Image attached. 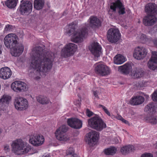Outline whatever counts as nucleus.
Wrapping results in <instances>:
<instances>
[{
	"mask_svg": "<svg viewBox=\"0 0 157 157\" xmlns=\"http://www.w3.org/2000/svg\"><path fill=\"white\" fill-rule=\"evenodd\" d=\"M146 97L147 98H148V97H149V96H148V95H146Z\"/></svg>",
	"mask_w": 157,
	"mask_h": 157,
	"instance_id": "obj_60",
	"label": "nucleus"
},
{
	"mask_svg": "<svg viewBox=\"0 0 157 157\" xmlns=\"http://www.w3.org/2000/svg\"><path fill=\"white\" fill-rule=\"evenodd\" d=\"M153 42L154 45L157 46V38H155Z\"/></svg>",
	"mask_w": 157,
	"mask_h": 157,
	"instance_id": "obj_50",
	"label": "nucleus"
},
{
	"mask_svg": "<svg viewBox=\"0 0 157 157\" xmlns=\"http://www.w3.org/2000/svg\"><path fill=\"white\" fill-rule=\"evenodd\" d=\"M37 101L42 104H48L50 102V101L45 97L40 95L36 97Z\"/></svg>",
	"mask_w": 157,
	"mask_h": 157,
	"instance_id": "obj_33",
	"label": "nucleus"
},
{
	"mask_svg": "<svg viewBox=\"0 0 157 157\" xmlns=\"http://www.w3.org/2000/svg\"><path fill=\"white\" fill-rule=\"evenodd\" d=\"M11 146L12 151L17 155L26 153L31 150L30 146L21 139H17L13 141Z\"/></svg>",
	"mask_w": 157,
	"mask_h": 157,
	"instance_id": "obj_3",
	"label": "nucleus"
},
{
	"mask_svg": "<svg viewBox=\"0 0 157 157\" xmlns=\"http://www.w3.org/2000/svg\"><path fill=\"white\" fill-rule=\"evenodd\" d=\"M68 125L71 127L75 129H79L82 126V121L76 118L69 119L67 121Z\"/></svg>",
	"mask_w": 157,
	"mask_h": 157,
	"instance_id": "obj_18",
	"label": "nucleus"
},
{
	"mask_svg": "<svg viewBox=\"0 0 157 157\" xmlns=\"http://www.w3.org/2000/svg\"><path fill=\"white\" fill-rule=\"evenodd\" d=\"M86 114L88 117H90L94 114V113L92 111L87 109L86 110Z\"/></svg>",
	"mask_w": 157,
	"mask_h": 157,
	"instance_id": "obj_44",
	"label": "nucleus"
},
{
	"mask_svg": "<svg viewBox=\"0 0 157 157\" xmlns=\"http://www.w3.org/2000/svg\"><path fill=\"white\" fill-rule=\"evenodd\" d=\"M141 157H153V155L150 153H146L142 155Z\"/></svg>",
	"mask_w": 157,
	"mask_h": 157,
	"instance_id": "obj_45",
	"label": "nucleus"
},
{
	"mask_svg": "<svg viewBox=\"0 0 157 157\" xmlns=\"http://www.w3.org/2000/svg\"><path fill=\"white\" fill-rule=\"evenodd\" d=\"M132 67L130 64L126 63L123 65L119 67L118 70L123 74L127 75L132 71Z\"/></svg>",
	"mask_w": 157,
	"mask_h": 157,
	"instance_id": "obj_26",
	"label": "nucleus"
},
{
	"mask_svg": "<svg viewBox=\"0 0 157 157\" xmlns=\"http://www.w3.org/2000/svg\"><path fill=\"white\" fill-rule=\"evenodd\" d=\"M11 98L10 96L4 94L0 99V108L3 111L5 109L9 104Z\"/></svg>",
	"mask_w": 157,
	"mask_h": 157,
	"instance_id": "obj_20",
	"label": "nucleus"
},
{
	"mask_svg": "<svg viewBox=\"0 0 157 157\" xmlns=\"http://www.w3.org/2000/svg\"><path fill=\"white\" fill-rule=\"evenodd\" d=\"M151 53L152 56L150 59L152 61L157 62V52L152 51Z\"/></svg>",
	"mask_w": 157,
	"mask_h": 157,
	"instance_id": "obj_39",
	"label": "nucleus"
},
{
	"mask_svg": "<svg viewBox=\"0 0 157 157\" xmlns=\"http://www.w3.org/2000/svg\"><path fill=\"white\" fill-rule=\"evenodd\" d=\"M27 100L22 98L17 97L15 98L14 104L15 108L19 110L26 109L28 107Z\"/></svg>",
	"mask_w": 157,
	"mask_h": 157,
	"instance_id": "obj_14",
	"label": "nucleus"
},
{
	"mask_svg": "<svg viewBox=\"0 0 157 157\" xmlns=\"http://www.w3.org/2000/svg\"><path fill=\"white\" fill-rule=\"evenodd\" d=\"M99 108H102V109L109 116H111V114L109 112V111L105 107L104 105H99Z\"/></svg>",
	"mask_w": 157,
	"mask_h": 157,
	"instance_id": "obj_42",
	"label": "nucleus"
},
{
	"mask_svg": "<svg viewBox=\"0 0 157 157\" xmlns=\"http://www.w3.org/2000/svg\"><path fill=\"white\" fill-rule=\"evenodd\" d=\"M147 53V50L145 48L138 47L134 50L133 56L136 59L141 60L146 57Z\"/></svg>",
	"mask_w": 157,
	"mask_h": 157,
	"instance_id": "obj_13",
	"label": "nucleus"
},
{
	"mask_svg": "<svg viewBox=\"0 0 157 157\" xmlns=\"http://www.w3.org/2000/svg\"><path fill=\"white\" fill-rule=\"evenodd\" d=\"M11 53L13 56H17L20 55L23 52L24 47L22 44H20L17 46L12 47Z\"/></svg>",
	"mask_w": 157,
	"mask_h": 157,
	"instance_id": "obj_24",
	"label": "nucleus"
},
{
	"mask_svg": "<svg viewBox=\"0 0 157 157\" xmlns=\"http://www.w3.org/2000/svg\"><path fill=\"white\" fill-rule=\"evenodd\" d=\"M122 122L124 123H125L126 124H127L128 125H129V123L128 121L126 120H125L124 118H123L121 120Z\"/></svg>",
	"mask_w": 157,
	"mask_h": 157,
	"instance_id": "obj_49",
	"label": "nucleus"
},
{
	"mask_svg": "<svg viewBox=\"0 0 157 157\" xmlns=\"http://www.w3.org/2000/svg\"><path fill=\"white\" fill-rule=\"evenodd\" d=\"M99 108H102V109L109 116H111V114L109 112V111L105 107L104 105H99Z\"/></svg>",
	"mask_w": 157,
	"mask_h": 157,
	"instance_id": "obj_41",
	"label": "nucleus"
},
{
	"mask_svg": "<svg viewBox=\"0 0 157 157\" xmlns=\"http://www.w3.org/2000/svg\"><path fill=\"white\" fill-rule=\"evenodd\" d=\"M154 29L157 31V24L154 27Z\"/></svg>",
	"mask_w": 157,
	"mask_h": 157,
	"instance_id": "obj_56",
	"label": "nucleus"
},
{
	"mask_svg": "<svg viewBox=\"0 0 157 157\" xmlns=\"http://www.w3.org/2000/svg\"><path fill=\"white\" fill-rule=\"evenodd\" d=\"M152 100L155 101H157V90L154 91L152 95Z\"/></svg>",
	"mask_w": 157,
	"mask_h": 157,
	"instance_id": "obj_43",
	"label": "nucleus"
},
{
	"mask_svg": "<svg viewBox=\"0 0 157 157\" xmlns=\"http://www.w3.org/2000/svg\"><path fill=\"white\" fill-rule=\"evenodd\" d=\"M93 67L96 74L101 76L107 75L111 72L110 69L109 67L101 63H96L94 65Z\"/></svg>",
	"mask_w": 157,
	"mask_h": 157,
	"instance_id": "obj_5",
	"label": "nucleus"
},
{
	"mask_svg": "<svg viewBox=\"0 0 157 157\" xmlns=\"http://www.w3.org/2000/svg\"><path fill=\"white\" fill-rule=\"evenodd\" d=\"M121 34L117 29L112 28L109 29L107 32L108 40L111 43L117 41L120 38Z\"/></svg>",
	"mask_w": 157,
	"mask_h": 157,
	"instance_id": "obj_8",
	"label": "nucleus"
},
{
	"mask_svg": "<svg viewBox=\"0 0 157 157\" xmlns=\"http://www.w3.org/2000/svg\"><path fill=\"white\" fill-rule=\"evenodd\" d=\"M4 149L6 151H9L10 150L9 146L7 144L4 145Z\"/></svg>",
	"mask_w": 157,
	"mask_h": 157,
	"instance_id": "obj_47",
	"label": "nucleus"
},
{
	"mask_svg": "<svg viewBox=\"0 0 157 157\" xmlns=\"http://www.w3.org/2000/svg\"><path fill=\"white\" fill-rule=\"evenodd\" d=\"M89 20V25L92 27H98L101 25V22L99 19L96 17H90Z\"/></svg>",
	"mask_w": 157,
	"mask_h": 157,
	"instance_id": "obj_27",
	"label": "nucleus"
},
{
	"mask_svg": "<svg viewBox=\"0 0 157 157\" xmlns=\"http://www.w3.org/2000/svg\"><path fill=\"white\" fill-rule=\"evenodd\" d=\"M2 130L1 128H0V134L2 132Z\"/></svg>",
	"mask_w": 157,
	"mask_h": 157,
	"instance_id": "obj_58",
	"label": "nucleus"
},
{
	"mask_svg": "<svg viewBox=\"0 0 157 157\" xmlns=\"http://www.w3.org/2000/svg\"><path fill=\"white\" fill-rule=\"evenodd\" d=\"M116 118L118 120H120L121 121L123 118L121 116L118 115L116 117Z\"/></svg>",
	"mask_w": 157,
	"mask_h": 157,
	"instance_id": "obj_51",
	"label": "nucleus"
},
{
	"mask_svg": "<svg viewBox=\"0 0 157 157\" xmlns=\"http://www.w3.org/2000/svg\"><path fill=\"white\" fill-rule=\"evenodd\" d=\"M67 130V128L65 125H62L57 129L55 132L57 139L63 142L68 140L69 137L66 134Z\"/></svg>",
	"mask_w": 157,
	"mask_h": 157,
	"instance_id": "obj_10",
	"label": "nucleus"
},
{
	"mask_svg": "<svg viewBox=\"0 0 157 157\" xmlns=\"http://www.w3.org/2000/svg\"><path fill=\"white\" fill-rule=\"evenodd\" d=\"M98 133L95 131H93L89 132L86 135L88 144L90 146L95 144L98 139Z\"/></svg>",
	"mask_w": 157,
	"mask_h": 157,
	"instance_id": "obj_16",
	"label": "nucleus"
},
{
	"mask_svg": "<svg viewBox=\"0 0 157 157\" xmlns=\"http://www.w3.org/2000/svg\"><path fill=\"white\" fill-rule=\"evenodd\" d=\"M89 49L91 53L94 55L95 60L101 54V47L97 42H94L89 47Z\"/></svg>",
	"mask_w": 157,
	"mask_h": 157,
	"instance_id": "obj_15",
	"label": "nucleus"
},
{
	"mask_svg": "<svg viewBox=\"0 0 157 157\" xmlns=\"http://www.w3.org/2000/svg\"><path fill=\"white\" fill-rule=\"evenodd\" d=\"M42 157H50V156L49 154H47L43 155Z\"/></svg>",
	"mask_w": 157,
	"mask_h": 157,
	"instance_id": "obj_54",
	"label": "nucleus"
},
{
	"mask_svg": "<svg viewBox=\"0 0 157 157\" xmlns=\"http://www.w3.org/2000/svg\"><path fill=\"white\" fill-rule=\"evenodd\" d=\"M21 3L20 6L19 10L21 13L23 15H28L32 11L33 4L31 2L26 1L24 2L23 0L21 1Z\"/></svg>",
	"mask_w": 157,
	"mask_h": 157,
	"instance_id": "obj_9",
	"label": "nucleus"
},
{
	"mask_svg": "<svg viewBox=\"0 0 157 157\" xmlns=\"http://www.w3.org/2000/svg\"><path fill=\"white\" fill-rule=\"evenodd\" d=\"M110 9L115 13L117 10L120 15H123L125 13V8L120 0H115L114 2L111 4Z\"/></svg>",
	"mask_w": 157,
	"mask_h": 157,
	"instance_id": "obj_11",
	"label": "nucleus"
},
{
	"mask_svg": "<svg viewBox=\"0 0 157 157\" xmlns=\"http://www.w3.org/2000/svg\"><path fill=\"white\" fill-rule=\"evenodd\" d=\"M125 58L122 55H117L114 58V62L116 64H121L125 61Z\"/></svg>",
	"mask_w": 157,
	"mask_h": 157,
	"instance_id": "obj_29",
	"label": "nucleus"
},
{
	"mask_svg": "<svg viewBox=\"0 0 157 157\" xmlns=\"http://www.w3.org/2000/svg\"><path fill=\"white\" fill-rule=\"evenodd\" d=\"M32 54L30 66L34 74L38 75L51 69L54 57L53 53L44 51L42 47L37 46L33 49Z\"/></svg>",
	"mask_w": 157,
	"mask_h": 157,
	"instance_id": "obj_1",
	"label": "nucleus"
},
{
	"mask_svg": "<svg viewBox=\"0 0 157 157\" xmlns=\"http://www.w3.org/2000/svg\"><path fill=\"white\" fill-rule=\"evenodd\" d=\"M145 119L146 122L151 124H157V116L154 115H148L145 117Z\"/></svg>",
	"mask_w": 157,
	"mask_h": 157,
	"instance_id": "obj_30",
	"label": "nucleus"
},
{
	"mask_svg": "<svg viewBox=\"0 0 157 157\" xmlns=\"http://www.w3.org/2000/svg\"><path fill=\"white\" fill-rule=\"evenodd\" d=\"M88 122L91 128L98 131H101L106 127L105 124L97 115L89 119Z\"/></svg>",
	"mask_w": 157,
	"mask_h": 157,
	"instance_id": "obj_4",
	"label": "nucleus"
},
{
	"mask_svg": "<svg viewBox=\"0 0 157 157\" xmlns=\"http://www.w3.org/2000/svg\"><path fill=\"white\" fill-rule=\"evenodd\" d=\"M149 39L147 37L146 35L141 34L140 36V41L143 43H144L147 41Z\"/></svg>",
	"mask_w": 157,
	"mask_h": 157,
	"instance_id": "obj_38",
	"label": "nucleus"
},
{
	"mask_svg": "<svg viewBox=\"0 0 157 157\" xmlns=\"http://www.w3.org/2000/svg\"><path fill=\"white\" fill-rule=\"evenodd\" d=\"M44 0H35L34 2V7L37 10L41 9L44 5Z\"/></svg>",
	"mask_w": 157,
	"mask_h": 157,
	"instance_id": "obj_31",
	"label": "nucleus"
},
{
	"mask_svg": "<svg viewBox=\"0 0 157 157\" xmlns=\"http://www.w3.org/2000/svg\"><path fill=\"white\" fill-rule=\"evenodd\" d=\"M74 103L78 107H79L80 106L81 102L79 100H76L75 101Z\"/></svg>",
	"mask_w": 157,
	"mask_h": 157,
	"instance_id": "obj_46",
	"label": "nucleus"
},
{
	"mask_svg": "<svg viewBox=\"0 0 157 157\" xmlns=\"http://www.w3.org/2000/svg\"><path fill=\"white\" fill-rule=\"evenodd\" d=\"M18 0H7L5 2L6 6L10 8H14L17 5Z\"/></svg>",
	"mask_w": 157,
	"mask_h": 157,
	"instance_id": "obj_34",
	"label": "nucleus"
},
{
	"mask_svg": "<svg viewBox=\"0 0 157 157\" xmlns=\"http://www.w3.org/2000/svg\"><path fill=\"white\" fill-rule=\"evenodd\" d=\"M145 10L149 14L155 15L157 14V6L155 3H150L147 4Z\"/></svg>",
	"mask_w": 157,
	"mask_h": 157,
	"instance_id": "obj_22",
	"label": "nucleus"
},
{
	"mask_svg": "<svg viewBox=\"0 0 157 157\" xmlns=\"http://www.w3.org/2000/svg\"><path fill=\"white\" fill-rule=\"evenodd\" d=\"M117 151V148L114 147H111L105 149L104 150L105 153L107 155H113L115 154Z\"/></svg>",
	"mask_w": 157,
	"mask_h": 157,
	"instance_id": "obj_35",
	"label": "nucleus"
},
{
	"mask_svg": "<svg viewBox=\"0 0 157 157\" xmlns=\"http://www.w3.org/2000/svg\"><path fill=\"white\" fill-rule=\"evenodd\" d=\"M44 141L43 136L39 135L33 136L30 137L29 139V142L33 145L38 146L42 145Z\"/></svg>",
	"mask_w": 157,
	"mask_h": 157,
	"instance_id": "obj_17",
	"label": "nucleus"
},
{
	"mask_svg": "<svg viewBox=\"0 0 157 157\" xmlns=\"http://www.w3.org/2000/svg\"><path fill=\"white\" fill-rule=\"evenodd\" d=\"M155 109V105L153 102H151L147 105L145 108L144 111L148 113L153 112Z\"/></svg>",
	"mask_w": 157,
	"mask_h": 157,
	"instance_id": "obj_32",
	"label": "nucleus"
},
{
	"mask_svg": "<svg viewBox=\"0 0 157 157\" xmlns=\"http://www.w3.org/2000/svg\"><path fill=\"white\" fill-rule=\"evenodd\" d=\"M145 74V72L141 68L135 67L131 72L130 75L133 78H139L143 77Z\"/></svg>",
	"mask_w": 157,
	"mask_h": 157,
	"instance_id": "obj_19",
	"label": "nucleus"
},
{
	"mask_svg": "<svg viewBox=\"0 0 157 157\" xmlns=\"http://www.w3.org/2000/svg\"><path fill=\"white\" fill-rule=\"evenodd\" d=\"M115 143L116 144L118 143L119 142V140L117 138H115Z\"/></svg>",
	"mask_w": 157,
	"mask_h": 157,
	"instance_id": "obj_55",
	"label": "nucleus"
},
{
	"mask_svg": "<svg viewBox=\"0 0 157 157\" xmlns=\"http://www.w3.org/2000/svg\"><path fill=\"white\" fill-rule=\"evenodd\" d=\"M114 117H114V116H111V117H112V118H114Z\"/></svg>",
	"mask_w": 157,
	"mask_h": 157,
	"instance_id": "obj_59",
	"label": "nucleus"
},
{
	"mask_svg": "<svg viewBox=\"0 0 157 157\" xmlns=\"http://www.w3.org/2000/svg\"><path fill=\"white\" fill-rule=\"evenodd\" d=\"M11 89L14 91L19 92L27 91L28 87L27 84L21 81H17L13 82L11 84Z\"/></svg>",
	"mask_w": 157,
	"mask_h": 157,
	"instance_id": "obj_12",
	"label": "nucleus"
},
{
	"mask_svg": "<svg viewBox=\"0 0 157 157\" xmlns=\"http://www.w3.org/2000/svg\"><path fill=\"white\" fill-rule=\"evenodd\" d=\"M134 150V147L132 145H129L124 146L121 147V152L122 154L126 155Z\"/></svg>",
	"mask_w": 157,
	"mask_h": 157,
	"instance_id": "obj_28",
	"label": "nucleus"
},
{
	"mask_svg": "<svg viewBox=\"0 0 157 157\" xmlns=\"http://www.w3.org/2000/svg\"><path fill=\"white\" fill-rule=\"evenodd\" d=\"M77 48V45L73 43H69L62 49L61 52V56L66 58L73 55Z\"/></svg>",
	"mask_w": 157,
	"mask_h": 157,
	"instance_id": "obj_7",
	"label": "nucleus"
},
{
	"mask_svg": "<svg viewBox=\"0 0 157 157\" xmlns=\"http://www.w3.org/2000/svg\"><path fill=\"white\" fill-rule=\"evenodd\" d=\"M155 147L156 148H157V145L155 146Z\"/></svg>",
	"mask_w": 157,
	"mask_h": 157,
	"instance_id": "obj_61",
	"label": "nucleus"
},
{
	"mask_svg": "<svg viewBox=\"0 0 157 157\" xmlns=\"http://www.w3.org/2000/svg\"><path fill=\"white\" fill-rule=\"evenodd\" d=\"M18 39V37L15 34H9L4 39L5 45L7 48H12L17 44Z\"/></svg>",
	"mask_w": 157,
	"mask_h": 157,
	"instance_id": "obj_6",
	"label": "nucleus"
},
{
	"mask_svg": "<svg viewBox=\"0 0 157 157\" xmlns=\"http://www.w3.org/2000/svg\"><path fill=\"white\" fill-rule=\"evenodd\" d=\"M144 101V98L140 96H135L130 100L129 103L132 105H138L142 104Z\"/></svg>",
	"mask_w": 157,
	"mask_h": 157,
	"instance_id": "obj_25",
	"label": "nucleus"
},
{
	"mask_svg": "<svg viewBox=\"0 0 157 157\" xmlns=\"http://www.w3.org/2000/svg\"><path fill=\"white\" fill-rule=\"evenodd\" d=\"M156 21V18L155 15L149 14L144 17L143 23L145 26H150L154 25Z\"/></svg>",
	"mask_w": 157,
	"mask_h": 157,
	"instance_id": "obj_21",
	"label": "nucleus"
},
{
	"mask_svg": "<svg viewBox=\"0 0 157 157\" xmlns=\"http://www.w3.org/2000/svg\"><path fill=\"white\" fill-rule=\"evenodd\" d=\"M2 46L0 45V54L2 53V51L1 49Z\"/></svg>",
	"mask_w": 157,
	"mask_h": 157,
	"instance_id": "obj_57",
	"label": "nucleus"
},
{
	"mask_svg": "<svg viewBox=\"0 0 157 157\" xmlns=\"http://www.w3.org/2000/svg\"><path fill=\"white\" fill-rule=\"evenodd\" d=\"M13 30V26L10 25H6L4 29V31L5 32L12 31Z\"/></svg>",
	"mask_w": 157,
	"mask_h": 157,
	"instance_id": "obj_40",
	"label": "nucleus"
},
{
	"mask_svg": "<svg viewBox=\"0 0 157 157\" xmlns=\"http://www.w3.org/2000/svg\"><path fill=\"white\" fill-rule=\"evenodd\" d=\"M147 66L149 69L154 71L157 69V62L149 59L148 62Z\"/></svg>",
	"mask_w": 157,
	"mask_h": 157,
	"instance_id": "obj_36",
	"label": "nucleus"
},
{
	"mask_svg": "<svg viewBox=\"0 0 157 157\" xmlns=\"http://www.w3.org/2000/svg\"><path fill=\"white\" fill-rule=\"evenodd\" d=\"M12 75L10 69L8 67H4L0 69V77L4 79L9 78Z\"/></svg>",
	"mask_w": 157,
	"mask_h": 157,
	"instance_id": "obj_23",
	"label": "nucleus"
},
{
	"mask_svg": "<svg viewBox=\"0 0 157 157\" xmlns=\"http://www.w3.org/2000/svg\"><path fill=\"white\" fill-rule=\"evenodd\" d=\"M98 92L97 90H96L95 91H94L93 92V94L95 98H96L98 99Z\"/></svg>",
	"mask_w": 157,
	"mask_h": 157,
	"instance_id": "obj_48",
	"label": "nucleus"
},
{
	"mask_svg": "<svg viewBox=\"0 0 157 157\" xmlns=\"http://www.w3.org/2000/svg\"><path fill=\"white\" fill-rule=\"evenodd\" d=\"M65 33L69 36L72 35V40L74 42L77 43L82 41L83 38L87 34V30L85 27L75 30V25L70 24L68 25Z\"/></svg>",
	"mask_w": 157,
	"mask_h": 157,
	"instance_id": "obj_2",
	"label": "nucleus"
},
{
	"mask_svg": "<svg viewBox=\"0 0 157 157\" xmlns=\"http://www.w3.org/2000/svg\"><path fill=\"white\" fill-rule=\"evenodd\" d=\"M68 157H80L78 155H73L71 156H67Z\"/></svg>",
	"mask_w": 157,
	"mask_h": 157,
	"instance_id": "obj_52",
	"label": "nucleus"
},
{
	"mask_svg": "<svg viewBox=\"0 0 157 157\" xmlns=\"http://www.w3.org/2000/svg\"><path fill=\"white\" fill-rule=\"evenodd\" d=\"M75 153V151L72 147H70L66 151V156H71L72 155H76Z\"/></svg>",
	"mask_w": 157,
	"mask_h": 157,
	"instance_id": "obj_37",
	"label": "nucleus"
},
{
	"mask_svg": "<svg viewBox=\"0 0 157 157\" xmlns=\"http://www.w3.org/2000/svg\"><path fill=\"white\" fill-rule=\"evenodd\" d=\"M148 82L147 81H143L142 82L144 84L146 85V84H147L148 83Z\"/></svg>",
	"mask_w": 157,
	"mask_h": 157,
	"instance_id": "obj_53",
	"label": "nucleus"
},
{
	"mask_svg": "<svg viewBox=\"0 0 157 157\" xmlns=\"http://www.w3.org/2000/svg\"><path fill=\"white\" fill-rule=\"evenodd\" d=\"M1 115H2V114H1V113L0 112V117H1Z\"/></svg>",
	"mask_w": 157,
	"mask_h": 157,
	"instance_id": "obj_62",
	"label": "nucleus"
}]
</instances>
